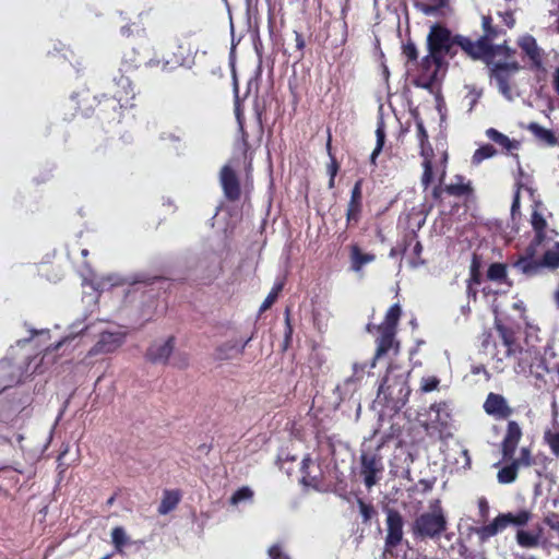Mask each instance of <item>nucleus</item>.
I'll return each mask as SVG.
<instances>
[{
	"mask_svg": "<svg viewBox=\"0 0 559 559\" xmlns=\"http://www.w3.org/2000/svg\"><path fill=\"white\" fill-rule=\"evenodd\" d=\"M540 262L543 263V267H559V242H556L555 249L547 250L544 253L543 260Z\"/></svg>",
	"mask_w": 559,
	"mask_h": 559,
	"instance_id": "473e14b6",
	"label": "nucleus"
},
{
	"mask_svg": "<svg viewBox=\"0 0 559 559\" xmlns=\"http://www.w3.org/2000/svg\"><path fill=\"white\" fill-rule=\"evenodd\" d=\"M139 282L140 280L138 274L120 275L110 273L106 275H92L91 278H84L82 285L84 287H91V289L96 293V295L92 296V301L96 304L100 293L110 290L118 286H135Z\"/></svg>",
	"mask_w": 559,
	"mask_h": 559,
	"instance_id": "20e7f679",
	"label": "nucleus"
},
{
	"mask_svg": "<svg viewBox=\"0 0 559 559\" xmlns=\"http://www.w3.org/2000/svg\"><path fill=\"white\" fill-rule=\"evenodd\" d=\"M438 384H439V380L435 377L424 379V382L421 384V390L424 392H430V391H433L435 389H437Z\"/></svg>",
	"mask_w": 559,
	"mask_h": 559,
	"instance_id": "864d4df0",
	"label": "nucleus"
},
{
	"mask_svg": "<svg viewBox=\"0 0 559 559\" xmlns=\"http://www.w3.org/2000/svg\"><path fill=\"white\" fill-rule=\"evenodd\" d=\"M377 329L381 333V335L378 338V346H377L376 355H374L373 361L371 364L372 367H374L377 359H380L393 347L394 335H395V331H393L391 328H377Z\"/></svg>",
	"mask_w": 559,
	"mask_h": 559,
	"instance_id": "a211bd4d",
	"label": "nucleus"
},
{
	"mask_svg": "<svg viewBox=\"0 0 559 559\" xmlns=\"http://www.w3.org/2000/svg\"><path fill=\"white\" fill-rule=\"evenodd\" d=\"M166 46H167V43H166V38H164V37H153L147 40L146 53L155 55L158 52V55L160 57V58H153V57L150 58L148 61L146 62L147 67L162 64L163 68H165L169 63V61L166 59V55H165Z\"/></svg>",
	"mask_w": 559,
	"mask_h": 559,
	"instance_id": "2eb2a0df",
	"label": "nucleus"
},
{
	"mask_svg": "<svg viewBox=\"0 0 559 559\" xmlns=\"http://www.w3.org/2000/svg\"><path fill=\"white\" fill-rule=\"evenodd\" d=\"M487 64L490 68V76L496 80L500 93L511 100L512 92L509 82L511 76L521 69V66L516 61L500 62L492 59H489Z\"/></svg>",
	"mask_w": 559,
	"mask_h": 559,
	"instance_id": "423d86ee",
	"label": "nucleus"
},
{
	"mask_svg": "<svg viewBox=\"0 0 559 559\" xmlns=\"http://www.w3.org/2000/svg\"><path fill=\"white\" fill-rule=\"evenodd\" d=\"M527 129L543 143L552 146L557 144V138L551 130L545 129L537 122H531Z\"/></svg>",
	"mask_w": 559,
	"mask_h": 559,
	"instance_id": "a878e982",
	"label": "nucleus"
},
{
	"mask_svg": "<svg viewBox=\"0 0 559 559\" xmlns=\"http://www.w3.org/2000/svg\"><path fill=\"white\" fill-rule=\"evenodd\" d=\"M88 316L84 313L81 318L76 319L70 326H69V335L64 337L62 341L58 342L55 346V349H58L63 343H66L68 340L83 333L84 331H88L94 326V323L86 324Z\"/></svg>",
	"mask_w": 559,
	"mask_h": 559,
	"instance_id": "393cba45",
	"label": "nucleus"
},
{
	"mask_svg": "<svg viewBox=\"0 0 559 559\" xmlns=\"http://www.w3.org/2000/svg\"><path fill=\"white\" fill-rule=\"evenodd\" d=\"M138 32L136 23H126L120 26V34L122 37L130 38L131 36H135Z\"/></svg>",
	"mask_w": 559,
	"mask_h": 559,
	"instance_id": "3c124183",
	"label": "nucleus"
},
{
	"mask_svg": "<svg viewBox=\"0 0 559 559\" xmlns=\"http://www.w3.org/2000/svg\"><path fill=\"white\" fill-rule=\"evenodd\" d=\"M518 467L520 466H531L533 464V459L531 456V452L527 448H522L520 456L513 461Z\"/></svg>",
	"mask_w": 559,
	"mask_h": 559,
	"instance_id": "c03bdc74",
	"label": "nucleus"
},
{
	"mask_svg": "<svg viewBox=\"0 0 559 559\" xmlns=\"http://www.w3.org/2000/svg\"><path fill=\"white\" fill-rule=\"evenodd\" d=\"M507 276V267L502 263H492L488 271H487V277L490 281L495 282H501Z\"/></svg>",
	"mask_w": 559,
	"mask_h": 559,
	"instance_id": "c9c22d12",
	"label": "nucleus"
},
{
	"mask_svg": "<svg viewBox=\"0 0 559 559\" xmlns=\"http://www.w3.org/2000/svg\"><path fill=\"white\" fill-rule=\"evenodd\" d=\"M174 336L168 337L165 342L153 343L146 352V359L153 364H166L174 350Z\"/></svg>",
	"mask_w": 559,
	"mask_h": 559,
	"instance_id": "f8f14e48",
	"label": "nucleus"
},
{
	"mask_svg": "<svg viewBox=\"0 0 559 559\" xmlns=\"http://www.w3.org/2000/svg\"><path fill=\"white\" fill-rule=\"evenodd\" d=\"M386 513V537L385 551L396 547L403 539L404 520L402 514L395 510L388 508Z\"/></svg>",
	"mask_w": 559,
	"mask_h": 559,
	"instance_id": "6e6552de",
	"label": "nucleus"
},
{
	"mask_svg": "<svg viewBox=\"0 0 559 559\" xmlns=\"http://www.w3.org/2000/svg\"><path fill=\"white\" fill-rule=\"evenodd\" d=\"M478 45V39L476 41H472L471 39L465 38L463 36L454 37V46H460L474 59H480L490 55L486 47L480 48Z\"/></svg>",
	"mask_w": 559,
	"mask_h": 559,
	"instance_id": "6ab92c4d",
	"label": "nucleus"
},
{
	"mask_svg": "<svg viewBox=\"0 0 559 559\" xmlns=\"http://www.w3.org/2000/svg\"><path fill=\"white\" fill-rule=\"evenodd\" d=\"M403 52L408 58V60L417 59V49L413 43H407L404 45Z\"/></svg>",
	"mask_w": 559,
	"mask_h": 559,
	"instance_id": "6e6d98bb",
	"label": "nucleus"
},
{
	"mask_svg": "<svg viewBox=\"0 0 559 559\" xmlns=\"http://www.w3.org/2000/svg\"><path fill=\"white\" fill-rule=\"evenodd\" d=\"M449 194L455 197H462L471 191V188L467 185L456 183V185H448L444 189Z\"/></svg>",
	"mask_w": 559,
	"mask_h": 559,
	"instance_id": "a19ab883",
	"label": "nucleus"
},
{
	"mask_svg": "<svg viewBox=\"0 0 559 559\" xmlns=\"http://www.w3.org/2000/svg\"><path fill=\"white\" fill-rule=\"evenodd\" d=\"M498 53H503L507 58H510L511 56L514 55V50L511 49L507 44L497 45V46H493V53L486 56V57L491 59L493 56H496Z\"/></svg>",
	"mask_w": 559,
	"mask_h": 559,
	"instance_id": "8fccbe9b",
	"label": "nucleus"
},
{
	"mask_svg": "<svg viewBox=\"0 0 559 559\" xmlns=\"http://www.w3.org/2000/svg\"><path fill=\"white\" fill-rule=\"evenodd\" d=\"M338 170V165L335 160H332L331 165L329 166V173L330 177H335Z\"/></svg>",
	"mask_w": 559,
	"mask_h": 559,
	"instance_id": "69168bd1",
	"label": "nucleus"
},
{
	"mask_svg": "<svg viewBox=\"0 0 559 559\" xmlns=\"http://www.w3.org/2000/svg\"><path fill=\"white\" fill-rule=\"evenodd\" d=\"M401 313L402 311L400 305H393L386 312L385 321L378 328H391L393 331H395Z\"/></svg>",
	"mask_w": 559,
	"mask_h": 559,
	"instance_id": "7c9ffc66",
	"label": "nucleus"
},
{
	"mask_svg": "<svg viewBox=\"0 0 559 559\" xmlns=\"http://www.w3.org/2000/svg\"><path fill=\"white\" fill-rule=\"evenodd\" d=\"M284 287V283H278L276 284L273 289L271 290V293L267 295V297L265 298V300L263 301V304L261 305L260 307V312H264L265 310H267L269 308H271V306L276 301L277 297H278V294L281 293V290L283 289Z\"/></svg>",
	"mask_w": 559,
	"mask_h": 559,
	"instance_id": "4c0bfd02",
	"label": "nucleus"
},
{
	"mask_svg": "<svg viewBox=\"0 0 559 559\" xmlns=\"http://www.w3.org/2000/svg\"><path fill=\"white\" fill-rule=\"evenodd\" d=\"M513 267L525 276H534L544 269L543 263L536 259H518Z\"/></svg>",
	"mask_w": 559,
	"mask_h": 559,
	"instance_id": "b1692460",
	"label": "nucleus"
},
{
	"mask_svg": "<svg viewBox=\"0 0 559 559\" xmlns=\"http://www.w3.org/2000/svg\"><path fill=\"white\" fill-rule=\"evenodd\" d=\"M414 535L420 538H437L447 530V519L440 507L416 518L412 526Z\"/></svg>",
	"mask_w": 559,
	"mask_h": 559,
	"instance_id": "7ed1b4c3",
	"label": "nucleus"
},
{
	"mask_svg": "<svg viewBox=\"0 0 559 559\" xmlns=\"http://www.w3.org/2000/svg\"><path fill=\"white\" fill-rule=\"evenodd\" d=\"M546 238L545 230L535 231V237L531 241L534 246L539 247Z\"/></svg>",
	"mask_w": 559,
	"mask_h": 559,
	"instance_id": "680f3d73",
	"label": "nucleus"
},
{
	"mask_svg": "<svg viewBox=\"0 0 559 559\" xmlns=\"http://www.w3.org/2000/svg\"><path fill=\"white\" fill-rule=\"evenodd\" d=\"M248 342L249 340L245 341L242 345H239L237 342L233 341L226 342L216 349V358L226 360L242 355L245 346L248 344Z\"/></svg>",
	"mask_w": 559,
	"mask_h": 559,
	"instance_id": "412c9836",
	"label": "nucleus"
},
{
	"mask_svg": "<svg viewBox=\"0 0 559 559\" xmlns=\"http://www.w3.org/2000/svg\"><path fill=\"white\" fill-rule=\"evenodd\" d=\"M486 413L498 418H508L512 414V408L508 405L502 395L490 393L484 404Z\"/></svg>",
	"mask_w": 559,
	"mask_h": 559,
	"instance_id": "ddd939ff",
	"label": "nucleus"
},
{
	"mask_svg": "<svg viewBox=\"0 0 559 559\" xmlns=\"http://www.w3.org/2000/svg\"><path fill=\"white\" fill-rule=\"evenodd\" d=\"M486 135L495 143L503 146L508 151L516 150L520 146L518 141L510 140L507 135L499 132L498 130L490 128L486 131Z\"/></svg>",
	"mask_w": 559,
	"mask_h": 559,
	"instance_id": "cd10ccee",
	"label": "nucleus"
},
{
	"mask_svg": "<svg viewBox=\"0 0 559 559\" xmlns=\"http://www.w3.org/2000/svg\"><path fill=\"white\" fill-rule=\"evenodd\" d=\"M427 45L429 50V56L425 58V62H429L431 59L437 68L442 66V57L445 55H454V37L451 36V32L436 24L431 26L430 32L427 37Z\"/></svg>",
	"mask_w": 559,
	"mask_h": 559,
	"instance_id": "f03ea898",
	"label": "nucleus"
},
{
	"mask_svg": "<svg viewBox=\"0 0 559 559\" xmlns=\"http://www.w3.org/2000/svg\"><path fill=\"white\" fill-rule=\"evenodd\" d=\"M480 283V273L479 272H473L471 273V278L468 281V295L476 298V290L472 288V284H479Z\"/></svg>",
	"mask_w": 559,
	"mask_h": 559,
	"instance_id": "4d7b16f0",
	"label": "nucleus"
},
{
	"mask_svg": "<svg viewBox=\"0 0 559 559\" xmlns=\"http://www.w3.org/2000/svg\"><path fill=\"white\" fill-rule=\"evenodd\" d=\"M518 465L512 462V464L504 466L498 472V480L502 484H510L515 480L518 475Z\"/></svg>",
	"mask_w": 559,
	"mask_h": 559,
	"instance_id": "72a5a7b5",
	"label": "nucleus"
},
{
	"mask_svg": "<svg viewBox=\"0 0 559 559\" xmlns=\"http://www.w3.org/2000/svg\"><path fill=\"white\" fill-rule=\"evenodd\" d=\"M180 498L181 497L178 491L166 490L164 492L162 502L158 507V513L165 515V514H168L169 512H171L178 506Z\"/></svg>",
	"mask_w": 559,
	"mask_h": 559,
	"instance_id": "bb28decb",
	"label": "nucleus"
},
{
	"mask_svg": "<svg viewBox=\"0 0 559 559\" xmlns=\"http://www.w3.org/2000/svg\"><path fill=\"white\" fill-rule=\"evenodd\" d=\"M120 76L115 79V84L118 90L116 91L114 97L120 104L121 107H135L134 103V93L132 87V76H136L138 72V53L135 50H132L130 56L128 53L123 55L122 63L120 68Z\"/></svg>",
	"mask_w": 559,
	"mask_h": 559,
	"instance_id": "f257e3e1",
	"label": "nucleus"
},
{
	"mask_svg": "<svg viewBox=\"0 0 559 559\" xmlns=\"http://www.w3.org/2000/svg\"><path fill=\"white\" fill-rule=\"evenodd\" d=\"M484 35L478 38V46L486 47L490 55L493 53V45L491 41L498 36L499 29L491 25V17L488 15L483 16Z\"/></svg>",
	"mask_w": 559,
	"mask_h": 559,
	"instance_id": "aec40b11",
	"label": "nucleus"
},
{
	"mask_svg": "<svg viewBox=\"0 0 559 559\" xmlns=\"http://www.w3.org/2000/svg\"><path fill=\"white\" fill-rule=\"evenodd\" d=\"M497 331L499 332L504 346L511 347L515 345L514 334L511 330L504 328L503 325H498Z\"/></svg>",
	"mask_w": 559,
	"mask_h": 559,
	"instance_id": "ea45409f",
	"label": "nucleus"
},
{
	"mask_svg": "<svg viewBox=\"0 0 559 559\" xmlns=\"http://www.w3.org/2000/svg\"><path fill=\"white\" fill-rule=\"evenodd\" d=\"M521 436L522 430L519 424L515 421H509L507 435L502 442V453L504 457H512Z\"/></svg>",
	"mask_w": 559,
	"mask_h": 559,
	"instance_id": "dca6fc26",
	"label": "nucleus"
},
{
	"mask_svg": "<svg viewBox=\"0 0 559 559\" xmlns=\"http://www.w3.org/2000/svg\"><path fill=\"white\" fill-rule=\"evenodd\" d=\"M417 130H418V138L420 141V146H421V155L424 157H426V156H428V153L426 151L425 144L428 141V134H427V131H426L423 122H420V121L417 122Z\"/></svg>",
	"mask_w": 559,
	"mask_h": 559,
	"instance_id": "49530a36",
	"label": "nucleus"
},
{
	"mask_svg": "<svg viewBox=\"0 0 559 559\" xmlns=\"http://www.w3.org/2000/svg\"><path fill=\"white\" fill-rule=\"evenodd\" d=\"M554 86L556 92L559 94V67L556 69L555 75H554Z\"/></svg>",
	"mask_w": 559,
	"mask_h": 559,
	"instance_id": "338daca9",
	"label": "nucleus"
},
{
	"mask_svg": "<svg viewBox=\"0 0 559 559\" xmlns=\"http://www.w3.org/2000/svg\"><path fill=\"white\" fill-rule=\"evenodd\" d=\"M174 365L178 368H186L188 366V358L186 355H175Z\"/></svg>",
	"mask_w": 559,
	"mask_h": 559,
	"instance_id": "13d9d810",
	"label": "nucleus"
},
{
	"mask_svg": "<svg viewBox=\"0 0 559 559\" xmlns=\"http://www.w3.org/2000/svg\"><path fill=\"white\" fill-rule=\"evenodd\" d=\"M532 225L535 231L545 230L547 223L540 213L535 211L532 215Z\"/></svg>",
	"mask_w": 559,
	"mask_h": 559,
	"instance_id": "de8ad7c7",
	"label": "nucleus"
},
{
	"mask_svg": "<svg viewBox=\"0 0 559 559\" xmlns=\"http://www.w3.org/2000/svg\"><path fill=\"white\" fill-rule=\"evenodd\" d=\"M497 150L492 145L486 144L475 151L472 160L474 164H479L484 159L495 156Z\"/></svg>",
	"mask_w": 559,
	"mask_h": 559,
	"instance_id": "e433bc0d",
	"label": "nucleus"
},
{
	"mask_svg": "<svg viewBox=\"0 0 559 559\" xmlns=\"http://www.w3.org/2000/svg\"><path fill=\"white\" fill-rule=\"evenodd\" d=\"M376 135H377V145H376V148L373 150V152H372V154L370 156V162L373 165L376 164L377 156L382 151V147L384 145V140H385L384 123H383L382 120L378 124V128L376 130Z\"/></svg>",
	"mask_w": 559,
	"mask_h": 559,
	"instance_id": "f704fd0d",
	"label": "nucleus"
},
{
	"mask_svg": "<svg viewBox=\"0 0 559 559\" xmlns=\"http://www.w3.org/2000/svg\"><path fill=\"white\" fill-rule=\"evenodd\" d=\"M111 542L115 546V549L118 552H122L126 547L131 545L129 536L127 535L126 531L120 526H117L112 530Z\"/></svg>",
	"mask_w": 559,
	"mask_h": 559,
	"instance_id": "c756f323",
	"label": "nucleus"
},
{
	"mask_svg": "<svg viewBox=\"0 0 559 559\" xmlns=\"http://www.w3.org/2000/svg\"><path fill=\"white\" fill-rule=\"evenodd\" d=\"M358 506L364 518V522H368L373 513V508L369 504H366L361 499H358Z\"/></svg>",
	"mask_w": 559,
	"mask_h": 559,
	"instance_id": "603ef678",
	"label": "nucleus"
},
{
	"mask_svg": "<svg viewBox=\"0 0 559 559\" xmlns=\"http://www.w3.org/2000/svg\"><path fill=\"white\" fill-rule=\"evenodd\" d=\"M423 165H424V175H423L421 181H423L425 189H427V187L429 186V183L432 180V165H431V160L428 156L425 157Z\"/></svg>",
	"mask_w": 559,
	"mask_h": 559,
	"instance_id": "79ce46f5",
	"label": "nucleus"
},
{
	"mask_svg": "<svg viewBox=\"0 0 559 559\" xmlns=\"http://www.w3.org/2000/svg\"><path fill=\"white\" fill-rule=\"evenodd\" d=\"M48 333L47 330H35V329H31L29 330V337L26 338V340H23V342H28L29 340L34 338L36 335H39V334H46ZM19 344L22 343V341H19L17 342Z\"/></svg>",
	"mask_w": 559,
	"mask_h": 559,
	"instance_id": "e2e57ef3",
	"label": "nucleus"
},
{
	"mask_svg": "<svg viewBox=\"0 0 559 559\" xmlns=\"http://www.w3.org/2000/svg\"><path fill=\"white\" fill-rule=\"evenodd\" d=\"M361 474L368 489L377 483V475L383 471L382 457L377 453H362L360 456Z\"/></svg>",
	"mask_w": 559,
	"mask_h": 559,
	"instance_id": "9b49d317",
	"label": "nucleus"
},
{
	"mask_svg": "<svg viewBox=\"0 0 559 559\" xmlns=\"http://www.w3.org/2000/svg\"><path fill=\"white\" fill-rule=\"evenodd\" d=\"M545 439H546L547 443L549 444L552 453L556 456H559V432L552 433L550 431H547L545 433Z\"/></svg>",
	"mask_w": 559,
	"mask_h": 559,
	"instance_id": "37998d69",
	"label": "nucleus"
},
{
	"mask_svg": "<svg viewBox=\"0 0 559 559\" xmlns=\"http://www.w3.org/2000/svg\"><path fill=\"white\" fill-rule=\"evenodd\" d=\"M290 309L287 307L285 309V323H286V331H285V338H284V349H286L292 341V334H293V328L290 324Z\"/></svg>",
	"mask_w": 559,
	"mask_h": 559,
	"instance_id": "a18cd8bd",
	"label": "nucleus"
},
{
	"mask_svg": "<svg viewBox=\"0 0 559 559\" xmlns=\"http://www.w3.org/2000/svg\"><path fill=\"white\" fill-rule=\"evenodd\" d=\"M21 377V368L9 359L0 361V392L9 388Z\"/></svg>",
	"mask_w": 559,
	"mask_h": 559,
	"instance_id": "f3484780",
	"label": "nucleus"
},
{
	"mask_svg": "<svg viewBox=\"0 0 559 559\" xmlns=\"http://www.w3.org/2000/svg\"><path fill=\"white\" fill-rule=\"evenodd\" d=\"M546 524L555 531H559V514L550 513L545 518Z\"/></svg>",
	"mask_w": 559,
	"mask_h": 559,
	"instance_id": "5fc2aeb1",
	"label": "nucleus"
},
{
	"mask_svg": "<svg viewBox=\"0 0 559 559\" xmlns=\"http://www.w3.org/2000/svg\"><path fill=\"white\" fill-rule=\"evenodd\" d=\"M429 417L431 421L447 426L450 415L447 411L445 403L432 404L429 409Z\"/></svg>",
	"mask_w": 559,
	"mask_h": 559,
	"instance_id": "c85d7f7f",
	"label": "nucleus"
},
{
	"mask_svg": "<svg viewBox=\"0 0 559 559\" xmlns=\"http://www.w3.org/2000/svg\"><path fill=\"white\" fill-rule=\"evenodd\" d=\"M478 508H479V513H480L481 518L486 519L488 515L489 506L485 498H480L478 500Z\"/></svg>",
	"mask_w": 559,
	"mask_h": 559,
	"instance_id": "bf43d9fd",
	"label": "nucleus"
},
{
	"mask_svg": "<svg viewBox=\"0 0 559 559\" xmlns=\"http://www.w3.org/2000/svg\"><path fill=\"white\" fill-rule=\"evenodd\" d=\"M296 46L299 50H302L304 47H305V41L304 39L301 38V36L299 34L296 33Z\"/></svg>",
	"mask_w": 559,
	"mask_h": 559,
	"instance_id": "774afa93",
	"label": "nucleus"
},
{
	"mask_svg": "<svg viewBox=\"0 0 559 559\" xmlns=\"http://www.w3.org/2000/svg\"><path fill=\"white\" fill-rule=\"evenodd\" d=\"M361 183L362 180H358L353 190L352 197L347 209V221H357L358 213L360 211V200H361Z\"/></svg>",
	"mask_w": 559,
	"mask_h": 559,
	"instance_id": "5701e85b",
	"label": "nucleus"
},
{
	"mask_svg": "<svg viewBox=\"0 0 559 559\" xmlns=\"http://www.w3.org/2000/svg\"><path fill=\"white\" fill-rule=\"evenodd\" d=\"M531 519L528 511H520L518 514L502 513L499 514L490 524L477 527L476 534L481 542L487 540L489 537L495 536L498 532L504 530L509 525L523 526Z\"/></svg>",
	"mask_w": 559,
	"mask_h": 559,
	"instance_id": "39448f33",
	"label": "nucleus"
},
{
	"mask_svg": "<svg viewBox=\"0 0 559 559\" xmlns=\"http://www.w3.org/2000/svg\"><path fill=\"white\" fill-rule=\"evenodd\" d=\"M409 394L406 385V379L403 374L391 378L388 374L379 386L378 395H383L385 400L400 402Z\"/></svg>",
	"mask_w": 559,
	"mask_h": 559,
	"instance_id": "0eeeda50",
	"label": "nucleus"
},
{
	"mask_svg": "<svg viewBox=\"0 0 559 559\" xmlns=\"http://www.w3.org/2000/svg\"><path fill=\"white\" fill-rule=\"evenodd\" d=\"M537 246H534L532 242L526 247L525 253L520 259H535L537 253Z\"/></svg>",
	"mask_w": 559,
	"mask_h": 559,
	"instance_id": "052dcab7",
	"label": "nucleus"
},
{
	"mask_svg": "<svg viewBox=\"0 0 559 559\" xmlns=\"http://www.w3.org/2000/svg\"><path fill=\"white\" fill-rule=\"evenodd\" d=\"M269 555L272 557V559H280L281 549L277 546H272L269 550Z\"/></svg>",
	"mask_w": 559,
	"mask_h": 559,
	"instance_id": "0e129e2a",
	"label": "nucleus"
},
{
	"mask_svg": "<svg viewBox=\"0 0 559 559\" xmlns=\"http://www.w3.org/2000/svg\"><path fill=\"white\" fill-rule=\"evenodd\" d=\"M252 496L253 491L249 487H242L230 497V503L238 504L241 501L250 500Z\"/></svg>",
	"mask_w": 559,
	"mask_h": 559,
	"instance_id": "58836bf2",
	"label": "nucleus"
},
{
	"mask_svg": "<svg viewBox=\"0 0 559 559\" xmlns=\"http://www.w3.org/2000/svg\"><path fill=\"white\" fill-rule=\"evenodd\" d=\"M518 45L530 58L532 67L540 69L543 66V50L538 47L536 39L531 35H524L519 39Z\"/></svg>",
	"mask_w": 559,
	"mask_h": 559,
	"instance_id": "4468645a",
	"label": "nucleus"
},
{
	"mask_svg": "<svg viewBox=\"0 0 559 559\" xmlns=\"http://www.w3.org/2000/svg\"><path fill=\"white\" fill-rule=\"evenodd\" d=\"M219 182L224 191V195L228 201H237L241 197V186L239 176L234 167L229 164L224 165L219 171Z\"/></svg>",
	"mask_w": 559,
	"mask_h": 559,
	"instance_id": "1a4fd4ad",
	"label": "nucleus"
},
{
	"mask_svg": "<svg viewBox=\"0 0 559 559\" xmlns=\"http://www.w3.org/2000/svg\"><path fill=\"white\" fill-rule=\"evenodd\" d=\"M124 341V333L120 331H100L99 338L88 350V356L104 355L115 352Z\"/></svg>",
	"mask_w": 559,
	"mask_h": 559,
	"instance_id": "9d476101",
	"label": "nucleus"
},
{
	"mask_svg": "<svg viewBox=\"0 0 559 559\" xmlns=\"http://www.w3.org/2000/svg\"><path fill=\"white\" fill-rule=\"evenodd\" d=\"M516 540L519 545L525 548H534L539 544V536L531 534L526 531L520 530L516 533Z\"/></svg>",
	"mask_w": 559,
	"mask_h": 559,
	"instance_id": "2f4dec72",
	"label": "nucleus"
},
{
	"mask_svg": "<svg viewBox=\"0 0 559 559\" xmlns=\"http://www.w3.org/2000/svg\"><path fill=\"white\" fill-rule=\"evenodd\" d=\"M447 5H448V0H433L432 4L426 5L423 9V12L428 15L433 14L435 12H437L438 10H440L441 8H444Z\"/></svg>",
	"mask_w": 559,
	"mask_h": 559,
	"instance_id": "09e8293b",
	"label": "nucleus"
},
{
	"mask_svg": "<svg viewBox=\"0 0 559 559\" xmlns=\"http://www.w3.org/2000/svg\"><path fill=\"white\" fill-rule=\"evenodd\" d=\"M376 259L372 253H364L357 245L350 247V267L354 272H360L362 266Z\"/></svg>",
	"mask_w": 559,
	"mask_h": 559,
	"instance_id": "4be33fe9",
	"label": "nucleus"
}]
</instances>
